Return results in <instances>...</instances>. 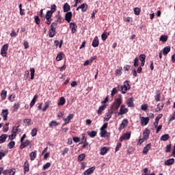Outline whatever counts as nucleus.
<instances>
[{"instance_id":"obj_19","label":"nucleus","mask_w":175,"mask_h":175,"mask_svg":"<svg viewBox=\"0 0 175 175\" xmlns=\"http://www.w3.org/2000/svg\"><path fill=\"white\" fill-rule=\"evenodd\" d=\"M37 152H38V151L34 150L30 153L29 157H30L31 161H35V159H36V157H37Z\"/></svg>"},{"instance_id":"obj_41","label":"nucleus","mask_w":175,"mask_h":175,"mask_svg":"<svg viewBox=\"0 0 175 175\" xmlns=\"http://www.w3.org/2000/svg\"><path fill=\"white\" fill-rule=\"evenodd\" d=\"M98 132L96 131H90L88 133V136H90V137H95V136H96Z\"/></svg>"},{"instance_id":"obj_22","label":"nucleus","mask_w":175,"mask_h":175,"mask_svg":"<svg viewBox=\"0 0 175 175\" xmlns=\"http://www.w3.org/2000/svg\"><path fill=\"white\" fill-rule=\"evenodd\" d=\"M169 139H170V135H169V134H165L160 137L161 142H167Z\"/></svg>"},{"instance_id":"obj_48","label":"nucleus","mask_w":175,"mask_h":175,"mask_svg":"<svg viewBox=\"0 0 175 175\" xmlns=\"http://www.w3.org/2000/svg\"><path fill=\"white\" fill-rule=\"evenodd\" d=\"M31 136L33 137L35 136H36V135H38V129H33L31 131Z\"/></svg>"},{"instance_id":"obj_59","label":"nucleus","mask_w":175,"mask_h":175,"mask_svg":"<svg viewBox=\"0 0 175 175\" xmlns=\"http://www.w3.org/2000/svg\"><path fill=\"white\" fill-rule=\"evenodd\" d=\"M114 111H114V109H113V108L111 107V109L109 110L107 114H109V117H111V116H113V113H114Z\"/></svg>"},{"instance_id":"obj_61","label":"nucleus","mask_w":175,"mask_h":175,"mask_svg":"<svg viewBox=\"0 0 175 175\" xmlns=\"http://www.w3.org/2000/svg\"><path fill=\"white\" fill-rule=\"evenodd\" d=\"M36 23L38 25V24H40V18H39V16H36L34 17Z\"/></svg>"},{"instance_id":"obj_25","label":"nucleus","mask_w":175,"mask_h":175,"mask_svg":"<svg viewBox=\"0 0 175 175\" xmlns=\"http://www.w3.org/2000/svg\"><path fill=\"white\" fill-rule=\"evenodd\" d=\"M24 173H27V172H29V163H28V161H26L24 164Z\"/></svg>"},{"instance_id":"obj_29","label":"nucleus","mask_w":175,"mask_h":175,"mask_svg":"<svg viewBox=\"0 0 175 175\" xmlns=\"http://www.w3.org/2000/svg\"><path fill=\"white\" fill-rule=\"evenodd\" d=\"M51 103V101L48 100L44 103V107L42 109V111H46L50 106V104Z\"/></svg>"},{"instance_id":"obj_4","label":"nucleus","mask_w":175,"mask_h":175,"mask_svg":"<svg viewBox=\"0 0 175 175\" xmlns=\"http://www.w3.org/2000/svg\"><path fill=\"white\" fill-rule=\"evenodd\" d=\"M8 50H9V44H5L1 47V55L8 57Z\"/></svg>"},{"instance_id":"obj_7","label":"nucleus","mask_w":175,"mask_h":175,"mask_svg":"<svg viewBox=\"0 0 175 175\" xmlns=\"http://www.w3.org/2000/svg\"><path fill=\"white\" fill-rule=\"evenodd\" d=\"M150 133H151V131H150V129H146L145 131L143 132V137L144 140H148L150 138Z\"/></svg>"},{"instance_id":"obj_51","label":"nucleus","mask_w":175,"mask_h":175,"mask_svg":"<svg viewBox=\"0 0 175 175\" xmlns=\"http://www.w3.org/2000/svg\"><path fill=\"white\" fill-rule=\"evenodd\" d=\"M137 66H139V57H136L134 59V67L137 68Z\"/></svg>"},{"instance_id":"obj_28","label":"nucleus","mask_w":175,"mask_h":175,"mask_svg":"<svg viewBox=\"0 0 175 175\" xmlns=\"http://www.w3.org/2000/svg\"><path fill=\"white\" fill-rule=\"evenodd\" d=\"M170 53V46H167L165 47L163 50V55H167Z\"/></svg>"},{"instance_id":"obj_47","label":"nucleus","mask_w":175,"mask_h":175,"mask_svg":"<svg viewBox=\"0 0 175 175\" xmlns=\"http://www.w3.org/2000/svg\"><path fill=\"white\" fill-rule=\"evenodd\" d=\"M68 152H69V148H64V149L62 151V154L63 155V157H65V155H66Z\"/></svg>"},{"instance_id":"obj_32","label":"nucleus","mask_w":175,"mask_h":175,"mask_svg":"<svg viewBox=\"0 0 175 175\" xmlns=\"http://www.w3.org/2000/svg\"><path fill=\"white\" fill-rule=\"evenodd\" d=\"M8 95V92L6 90H2L1 93V96L2 100H5L6 99V96Z\"/></svg>"},{"instance_id":"obj_43","label":"nucleus","mask_w":175,"mask_h":175,"mask_svg":"<svg viewBox=\"0 0 175 175\" xmlns=\"http://www.w3.org/2000/svg\"><path fill=\"white\" fill-rule=\"evenodd\" d=\"M87 142V137H85V134H82V138L81 142L79 143V144H83V143Z\"/></svg>"},{"instance_id":"obj_27","label":"nucleus","mask_w":175,"mask_h":175,"mask_svg":"<svg viewBox=\"0 0 175 175\" xmlns=\"http://www.w3.org/2000/svg\"><path fill=\"white\" fill-rule=\"evenodd\" d=\"M65 103H66V100H65L64 97H61L59 98V102L57 103V105L59 106H64V105H65Z\"/></svg>"},{"instance_id":"obj_20","label":"nucleus","mask_w":175,"mask_h":175,"mask_svg":"<svg viewBox=\"0 0 175 175\" xmlns=\"http://www.w3.org/2000/svg\"><path fill=\"white\" fill-rule=\"evenodd\" d=\"M63 10L64 13L69 12V11L70 10V5H69V3H64L63 6Z\"/></svg>"},{"instance_id":"obj_60","label":"nucleus","mask_w":175,"mask_h":175,"mask_svg":"<svg viewBox=\"0 0 175 175\" xmlns=\"http://www.w3.org/2000/svg\"><path fill=\"white\" fill-rule=\"evenodd\" d=\"M13 172H14V174H16V169L15 168H12V169L8 170V174H13Z\"/></svg>"},{"instance_id":"obj_63","label":"nucleus","mask_w":175,"mask_h":175,"mask_svg":"<svg viewBox=\"0 0 175 175\" xmlns=\"http://www.w3.org/2000/svg\"><path fill=\"white\" fill-rule=\"evenodd\" d=\"M96 58H97L96 55L93 56L90 58L89 62H90V65H91V64H92L94 62V61H95V59H96Z\"/></svg>"},{"instance_id":"obj_64","label":"nucleus","mask_w":175,"mask_h":175,"mask_svg":"<svg viewBox=\"0 0 175 175\" xmlns=\"http://www.w3.org/2000/svg\"><path fill=\"white\" fill-rule=\"evenodd\" d=\"M73 142H75V143H79V142H80V137H74L72 138Z\"/></svg>"},{"instance_id":"obj_44","label":"nucleus","mask_w":175,"mask_h":175,"mask_svg":"<svg viewBox=\"0 0 175 175\" xmlns=\"http://www.w3.org/2000/svg\"><path fill=\"white\" fill-rule=\"evenodd\" d=\"M57 10V5L55 4H53L51 5V10H49L48 12H50L51 13H54Z\"/></svg>"},{"instance_id":"obj_58","label":"nucleus","mask_w":175,"mask_h":175,"mask_svg":"<svg viewBox=\"0 0 175 175\" xmlns=\"http://www.w3.org/2000/svg\"><path fill=\"white\" fill-rule=\"evenodd\" d=\"M5 126L3 128V132H4V133H6V132H8V131H9V123H6L5 124Z\"/></svg>"},{"instance_id":"obj_33","label":"nucleus","mask_w":175,"mask_h":175,"mask_svg":"<svg viewBox=\"0 0 175 175\" xmlns=\"http://www.w3.org/2000/svg\"><path fill=\"white\" fill-rule=\"evenodd\" d=\"M58 125H59V123H58V122L55 121V120H52L50 123H49V126L51 128H53V126H58Z\"/></svg>"},{"instance_id":"obj_42","label":"nucleus","mask_w":175,"mask_h":175,"mask_svg":"<svg viewBox=\"0 0 175 175\" xmlns=\"http://www.w3.org/2000/svg\"><path fill=\"white\" fill-rule=\"evenodd\" d=\"M110 35V33H103L101 35V39L102 40H106V39H107L108 36Z\"/></svg>"},{"instance_id":"obj_5","label":"nucleus","mask_w":175,"mask_h":175,"mask_svg":"<svg viewBox=\"0 0 175 175\" xmlns=\"http://www.w3.org/2000/svg\"><path fill=\"white\" fill-rule=\"evenodd\" d=\"M126 106L125 105H122L120 106V109L118 113V116H124V114H126L129 111L128 108H126Z\"/></svg>"},{"instance_id":"obj_9","label":"nucleus","mask_w":175,"mask_h":175,"mask_svg":"<svg viewBox=\"0 0 175 175\" xmlns=\"http://www.w3.org/2000/svg\"><path fill=\"white\" fill-rule=\"evenodd\" d=\"M72 17H73V14L72 12H66L65 20L67 21V23H70Z\"/></svg>"},{"instance_id":"obj_36","label":"nucleus","mask_w":175,"mask_h":175,"mask_svg":"<svg viewBox=\"0 0 175 175\" xmlns=\"http://www.w3.org/2000/svg\"><path fill=\"white\" fill-rule=\"evenodd\" d=\"M163 106H165V104L163 103H161V106H160V104H158L155 110L156 113H158V111H161V110L163 109Z\"/></svg>"},{"instance_id":"obj_37","label":"nucleus","mask_w":175,"mask_h":175,"mask_svg":"<svg viewBox=\"0 0 175 175\" xmlns=\"http://www.w3.org/2000/svg\"><path fill=\"white\" fill-rule=\"evenodd\" d=\"M30 75H31V80H33L35 78V68H30Z\"/></svg>"},{"instance_id":"obj_17","label":"nucleus","mask_w":175,"mask_h":175,"mask_svg":"<svg viewBox=\"0 0 175 175\" xmlns=\"http://www.w3.org/2000/svg\"><path fill=\"white\" fill-rule=\"evenodd\" d=\"M92 46L94 47H98V46H99V38H98V36L94 37L92 43Z\"/></svg>"},{"instance_id":"obj_55","label":"nucleus","mask_w":175,"mask_h":175,"mask_svg":"<svg viewBox=\"0 0 175 175\" xmlns=\"http://www.w3.org/2000/svg\"><path fill=\"white\" fill-rule=\"evenodd\" d=\"M141 109L142 110H143L144 111H146V110H147V109H148V105L147 104H144V105H142L141 106Z\"/></svg>"},{"instance_id":"obj_8","label":"nucleus","mask_w":175,"mask_h":175,"mask_svg":"<svg viewBox=\"0 0 175 175\" xmlns=\"http://www.w3.org/2000/svg\"><path fill=\"white\" fill-rule=\"evenodd\" d=\"M8 116H9V109H3L1 111V117L3 118V121H8Z\"/></svg>"},{"instance_id":"obj_1","label":"nucleus","mask_w":175,"mask_h":175,"mask_svg":"<svg viewBox=\"0 0 175 175\" xmlns=\"http://www.w3.org/2000/svg\"><path fill=\"white\" fill-rule=\"evenodd\" d=\"M122 105V98L118 97L114 100V102L111 105L113 111H117L120 109V106Z\"/></svg>"},{"instance_id":"obj_40","label":"nucleus","mask_w":175,"mask_h":175,"mask_svg":"<svg viewBox=\"0 0 175 175\" xmlns=\"http://www.w3.org/2000/svg\"><path fill=\"white\" fill-rule=\"evenodd\" d=\"M169 36H166V35H163L160 37V40L161 42H163L165 43V42H167V39H168Z\"/></svg>"},{"instance_id":"obj_3","label":"nucleus","mask_w":175,"mask_h":175,"mask_svg":"<svg viewBox=\"0 0 175 175\" xmlns=\"http://www.w3.org/2000/svg\"><path fill=\"white\" fill-rule=\"evenodd\" d=\"M122 94H126L128 90H131V86L129 85V81H125L124 85L120 87Z\"/></svg>"},{"instance_id":"obj_11","label":"nucleus","mask_w":175,"mask_h":175,"mask_svg":"<svg viewBox=\"0 0 175 175\" xmlns=\"http://www.w3.org/2000/svg\"><path fill=\"white\" fill-rule=\"evenodd\" d=\"M126 125H128V120L124 119L120 125L119 131H122V129H124Z\"/></svg>"},{"instance_id":"obj_57","label":"nucleus","mask_w":175,"mask_h":175,"mask_svg":"<svg viewBox=\"0 0 175 175\" xmlns=\"http://www.w3.org/2000/svg\"><path fill=\"white\" fill-rule=\"evenodd\" d=\"M170 150H172V144L167 145L165 152H170Z\"/></svg>"},{"instance_id":"obj_54","label":"nucleus","mask_w":175,"mask_h":175,"mask_svg":"<svg viewBox=\"0 0 175 175\" xmlns=\"http://www.w3.org/2000/svg\"><path fill=\"white\" fill-rule=\"evenodd\" d=\"M23 122L24 124H27L28 126H29V125H31V119H25Z\"/></svg>"},{"instance_id":"obj_13","label":"nucleus","mask_w":175,"mask_h":175,"mask_svg":"<svg viewBox=\"0 0 175 175\" xmlns=\"http://www.w3.org/2000/svg\"><path fill=\"white\" fill-rule=\"evenodd\" d=\"M70 28L71 29L72 33H75L77 31V25L75 23H70Z\"/></svg>"},{"instance_id":"obj_46","label":"nucleus","mask_w":175,"mask_h":175,"mask_svg":"<svg viewBox=\"0 0 175 175\" xmlns=\"http://www.w3.org/2000/svg\"><path fill=\"white\" fill-rule=\"evenodd\" d=\"M51 163L48 162L43 165L42 169H44V170H46V169H49V167H51Z\"/></svg>"},{"instance_id":"obj_12","label":"nucleus","mask_w":175,"mask_h":175,"mask_svg":"<svg viewBox=\"0 0 175 175\" xmlns=\"http://www.w3.org/2000/svg\"><path fill=\"white\" fill-rule=\"evenodd\" d=\"M126 105L128 107H135V104L133 103V97H131L127 100Z\"/></svg>"},{"instance_id":"obj_50","label":"nucleus","mask_w":175,"mask_h":175,"mask_svg":"<svg viewBox=\"0 0 175 175\" xmlns=\"http://www.w3.org/2000/svg\"><path fill=\"white\" fill-rule=\"evenodd\" d=\"M100 136L101 137H105L106 135H107V131L106 130H100Z\"/></svg>"},{"instance_id":"obj_53","label":"nucleus","mask_w":175,"mask_h":175,"mask_svg":"<svg viewBox=\"0 0 175 175\" xmlns=\"http://www.w3.org/2000/svg\"><path fill=\"white\" fill-rule=\"evenodd\" d=\"M122 146V144L121 143H118L115 149L116 152H117V151H120V148H121Z\"/></svg>"},{"instance_id":"obj_45","label":"nucleus","mask_w":175,"mask_h":175,"mask_svg":"<svg viewBox=\"0 0 175 175\" xmlns=\"http://www.w3.org/2000/svg\"><path fill=\"white\" fill-rule=\"evenodd\" d=\"M140 12H142L140 8H134V13H135V16H139L140 14Z\"/></svg>"},{"instance_id":"obj_52","label":"nucleus","mask_w":175,"mask_h":175,"mask_svg":"<svg viewBox=\"0 0 175 175\" xmlns=\"http://www.w3.org/2000/svg\"><path fill=\"white\" fill-rule=\"evenodd\" d=\"M139 61H141V62H146V55H144V54L140 55H139Z\"/></svg>"},{"instance_id":"obj_30","label":"nucleus","mask_w":175,"mask_h":175,"mask_svg":"<svg viewBox=\"0 0 175 175\" xmlns=\"http://www.w3.org/2000/svg\"><path fill=\"white\" fill-rule=\"evenodd\" d=\"M108 151H109V149H107V147H103L100 149V155H105V154H107Z\"/></svg>"},{"instance_id":"obj_49","label":"nucleus","mask_w":175,"mask_h":175,"mask_svg":"<svg viewBox=\"0 0 175 175\" xmlns=\"http://www.w3.org/2000/svg\"><path fill=\"white\" fill-rule=\"evenodd\" d=\"M62 55H64V53H59L56 57V61H62Z\"/></svg>"},{"instance_id":"obj_34","label":"nucleus","mask_w":175,"mask_h":175,"mask_svg":"<svg viewBox=\"0 0 175 175\" xmlns=\"http://www.w3.org/2000/svg\"><path fill=\"white\" fill-rule=\"evenodd\" d=\"M51 17H53V13H51V12L47 11L46 16H45V18L46 20H53V18H51Z\"/></svg>"},{"instance_id":"obj_31","label":"nucleus","mask_w":175,"mask_h":175,"mask_svg":"<svg viewBox=\"0 0 175 175\" xmlns=\"http://www.w3.org/2000/svg\"><path fill=\"white\" fill-rule=\"evenodd\" d=\"M78 162H81L82 161H84L85 159V153H82L79 154L77 157Z\"/></svg>"},{"instance_id":"obj_23","label":"nucleus","mask_w":175,"mask_h":175,"mask_svg":"<svg viewBox=\"0 0 175 175\" xmlns=\"http://www.w3.org/2000/svg\"><path fill=\"white\" fill-rule=\"evenodd\" d=\"M19 126H20V125H18V126H14L12 128V133L14 135V137H16L17 136V133L18 132V127Z\"/></svg>"},{"instance_id":"obj_35","label":"nucleus","mask_w":175,"mask_h":175,"mask_svg":"<svg viewBox=\"0 0 175 175\" xmlns=\"http://www.w3.org/2000/svg\"><path fill=\"white\" fill-rule=\"evenodd\" d=\"M131 132H126L124 133V135H123V137H124L125 140H129V139H131Z\"/></svg>"},{"instance_id":"obj_21","label":"nucleus","mask_w":175,"mask_h":175,"mask_svg":"<svg viewBox=\"0 0 175 175\" xmlns=\"http://www.w3.org/2000/svg\"><path fill=\"white\" fill-rule=\"evenodd\" d=\"M105 109H106V105H103L99 107L98 109L97 110V113L98 116H102V112L104 111Z\"/></svg>"},{"instance_id":"obj_6","label":"nucleus","mask_w":175,"mask_h":175,"mask_svg":"<svg viewBox=\"0 0 175 175\" xmlns=\"http://www.w3.org/2000/svg\"><path fill=\"white\" fill-rule=\"evenodd\" d=\"M148 122H150V118L140 117V124L142 126H146Z\"/></svg>"},{"instance_id":"obj_56","label":"nucleus","mask_w":175,"mask_h":175,"mask_svg":"<svg viewBox=\"0 0 175 175\" xmlns=\"http://www.w3.org/2000/svg\"><path fill=\"white\" fill-rule=\"evenodd\" d=\"M107 126H108L107 122L104 123V124L100 127V130L106 131V129H107Z\"/></svg>"},{"instance_id":"obj_10","label":"nucleus","mask_w":175,"mask_h":175,"mask_svg":"<svg viewBox=\"0 0 175 175\" xmlns=\"http://www.w3.org/2000/svg\"><path fill=\"white\" fill-rule=\"evenodd\" d=\"M150 150H151V143L146 144V146L143 149L142 154H144V155H147Z\"/></svg>"},{"instance_id":"obj_18","label":"nucleus","mask_w":175,"mask_h":175,"mask_svg":"<svg viewBox=\"0 0 175 175\" xmlns=\"http://www.w3.org/2000/svg\"><path fill=\"white\" fill-rule=\"evenodd\" d=\"M8 134H2L0 136V144L5 143V142H6V139H8Z\"/></svg>"},{"instance_id":"obj_24","label":"nucleus","mask_w":175,"mask_h":175,"mask_svg":"<svg viewBox=\"0 0 175 175\" xmlns=\"http://www.w3.org/2000/svg\"><path fill=\"white\" fill-rule=\"evenodd\" d=\"M164 163L166 166H170L171 165H174V159H170L165 161Z\"/></svg>"},{"instance_id":"obj_26","label":"nucleus","mask_w":175,"mask_h":175,"mask_svg":"<svg viewBox=\"0 0 175 175\" xmlns=\"http://www.w3.org/2000/svg\"><path fill=\"white\" fill-rule=\"evenodd\" d=\"M79 8H81V12H87V9H88V5L84 3L82 5H79Z\"/></svg>"},{"instance_id":"obj_15","label":"nucleus","mask_w":175,"mask_h":175,"mask_svg":"<svg viewBox=\"0 0 175 175\" xmlns=\"http://www.w3.org/2000/svg\"><path fill=\"white\" fill-rule=\"evenodd\" d=\"M154 100H156V102L161 101V90H157L156 91V95L154 96Z\"/></svg>"},{"instance_id":"obj_38","label":"nucleus","mask_w":175,"mask_h":175,"mask_svg":"<svg viewBox=\"0 0 175 175\" xmlns=\"http://www.w3.org/2000/svg\"><path fill=\"white\" fill-rule=\"evenodd\" d=\"M14 146H16V142L14 141H11L8 144V148H10V150H12V148H14Z\"/></svg>"},{"instance_id":"obj_2","label":"nucleus","mask_w":175,"mask_h":175,"mask_svg":"<svg viewBox=\"0 0 175 175\" xmlns=\"http://www.w3.org/2000/svg\"><path fill=\"white\" fill-rule=\"evenodd\" d=\"M57 23L53 22L51 24V28L49 30V38H54L57 35Z\"/></svg>"},{"instance_id":"obj_14","label":"nucleus","mask_w":175,"mask_h":175,"mask_svg":"<svg viewBox=\"0 0 175 175\" xmlns=\"http://www.w3.org/2000/svg\"><path fill=\"white\" fill-rule=\"evenodd\" d=\"M31 144V141L29 139H27L25 142L21 144L20 148L23 150V148H25V147H28Z\"/></svg>"},{"instance_id":"obj_16","label":"nucleus","mask_w":175,"mask_h":175,"mask_svg":"<svg viewBox=\"0 0 175 175\" xmlns=\"http://www.w3.org/2000/svg\"><path fill=\"white\" fill-rule=\"evenodd\" d=\"M94 172H95V167H92L88 169L87 170H85V171L83 172V174H84V175L92 174V173H94Z\"/></svg>"},{"instance_id":"obj_39","label":"nucleus","mask_w":175,"mask_h":175,"mask_svg":"<svg viewBox=\"0 0 175 175\" xmlns=\"http://www.w3.org/2000/svg\"><path fill=\"white\" fill-rule=\"evenodd\" d=\"M20 105H21V103H20V101L14 105V111H17L18 109H20Z\"/></svg>"},{"instance_id":"obj_62","label":"nucleus","mask_w":175,"mask_h":175,"mask_svg":"<svg viewBox=\"0 0 175 175\" xmlns=\"http://www.w3.org/2000/svg\"><path fill=\"white\" fill-rule=\"evenodd\" d=\"M117 94V88H113L112 91H111V96L113 98V96H114V95Z\"/></svg>"}]
</instances>
